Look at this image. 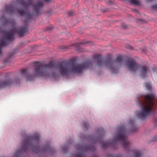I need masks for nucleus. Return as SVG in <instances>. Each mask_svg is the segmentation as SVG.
Here are the masks:
<instances>
[{
	"mask_svg": "<svg viewBox=\"0 0 157 157\" xmlns=\"http://www.w3.org/2000/svg\"><path fill=\"white\" fill-rule=\"evenodd\" d=\"M154 124L155 126H157V118L155 119L154 120Z\"/></svg>",
	"mask_w": 157,
	"mask_h": 157,
	"instance_id": "nucleus-22",
	"label": "nucleus"
},
{
	"mask_svg": "<svg viewBox=\"0 0 157 157\" xmlns=\"http://www.w3.org/2000/svg\"><path fill=\"white\" fill-rule=\"evenodd\" d=\"M68 14L69 16H71L73 14V12L71 11L68 13Z\"/></svg>",
	"mask_w": 157,
	"mask_h": 157,
	"instance_id": "nucleus-23",
	"label": "nucleus"
},
{
	"mask_svg": "<svg viewBox=\"0 0 157 157\" xmlns=\"http://www.w3.org/2000/svg\"><path fill=\"white\" fill-rule=\"evenodd\" d=\"M155 98V95L150 94L142 97V99L139 101L140 106L142 107V109L137 114L139 118L141 120L145 118L154 111L153 106L154 104L153 100Z\"/></svg>",
	"mask_w": 157,
	"mask_h": 157,
	"instance_id": "nucleus-3",
	"label": "nucleus"
},
{
	"mask_svg": "<svg viewBox=\"0 0 157 157\" xmlns=\"http://www.w3.org/2000/svg\"><path fill=\"white\" fill-rule=\"evenodd\" d=\"M122 26L123 28H124L125 29L126 28V26L125 25H122Z\"/></svg>",
	"mask_w": 157,
	"mask_h": 157,
	"instance_id": "nucleus-25",
	"label": "nucleus"
},
{
	"mask_svg": "<svg viewBox=\"0 0 157 157\" xmlns=\"http://www.w3.org/2000/svg\"><path fill=\"white\" fill-rule=\"evenodd\" d=\"M131 3L136 5H139L140 4V2L138 0H130Z\"/></svg>",
	"mask_w": 157,
	"mask_h": 157,
	"instance_id": "nucleus-15",
	"label": "nucleus"
},
{
	"mask_svg": "<svg viewBox=\"0 0 157 157\" xmlns=\"http://www.w3.org/2000/svg\"><path fill=\"white\" fill-rule=\"evenodd\" d=\"M153 0H147V1H149V2H151L152 1H153Z\"/></svg>",
	"mask_w": 157,
	"mask_h": 157,
	"instance_id": "nucleus-29",
	"label": "nucleus"
},
{
	"mask_svg": "<svg viewBox=\"0 0 157 157\" xmlns=\"http://www.w3.org/2000/svg\"><path fill=\"white\" fill-rule=\"evenodd\" d=\"M4 62L5 63H6V60H5V61H4Z\"/></svg>",
	"mask_w": 157,
	"mask_h": 157,
	"instance_id": "nucleus-31",
	"label": "nucleus"
},
{
	"mask_svg": "<svg viewBox=\"0 0 157 157\" xmlns=\"http://www.w3.org/2000/svg\"><path fill=\"white\" fill-rule=\"evenodd\" d=\"M151 8L154 9H157V5H155L151 6Z\"/></svg>",
	"mask_w": 157,
	"mask_h": 157,
	"instance_id": "nucleus-21",
	"label": "nucleus"
},
{
	"mask_svg": "<svg viewBox=\"0 0 157 157\" xmlns=\"http://www.w3.org/2000/svg\"><path fill=\"white\" fill-rule=\"evenodd\" d=\"M86 43L87 42L85 43L83 42H82L79 43L75 44V46L77 47L76 49L77 50H78L79 52H81L82 51L80 50V45L81 44H86Z\"/></svg>",
	"mask_w": 157,
	"mask_h": 157,
	"instance_id": "nucleus-13",
	"label": "nucleus"
},
{
	"mask_svg": "<svg viewBox=\"0 0 157 157\" xmlns=\"http://www.w3.org/2000/svg\"><path fill=\"white\" fill-rule=\"evenodd\" d=\"M95 157H98L97 156H95Z\"/></svg>",
	"mask_w": 157,
	"mask_h": 157,
	"instance_id": "nucleus-33",
	"label": "nucleus"
},
{
	"mask_svg": "<svg viewBox=\"0 0 157 157\" xmlns=\"http://www.w3.org/2000/svg\"><path fill=\"white\" fill-rule=\"evenodd\" d=\"M139 21H144V20H142V19H140L139 20Z\"/></svg>",
	"mask_w": 157,
	"mask_h": 157,
	"instance_id": "nucleus-28",
	"label": "nucleus"
},
{
	"mask_svg": "<svg viewBox=\"0 0 157 157\" xmlns=\"http://www.w3.org/2000/svg\"><path fill=\"white\" fill-rule=\"evenodd\" d=\"M18 79H16L14 81L10 78L6 79L5 80H0V88L6 87H8L13 83L17 84L18 83Z\"/></svg>",
	"mask_w": 157,
	"mask_h": 157,
	"instance_id": "nucleus-9",
	"label": "nucleus"
},
{
	"mask_svg": "<svg viewBox=\"0 0 157 157\" xmlns=\"http://www.w3.org/2000/svg\"><path fill=\"white\" fill-rule=\"evenodd\" d=\"M93 61H87L80 64H73L71 66L67 62H62L57 65V69L62 76H66L72 72L79 74L85 69H91Z\"/></svg>",
	"mask_w": 157,
	"mask_h": 157,
	"instance_id": "nucleus-2",
	"label": "nucleus"
},
{
	"mask_svg": "<svg viewBox=\"0 0 157 157\" xmlns=\"http://www.w3.org/2000/svg\"><path fill=\"white\" fill-rule=\"evenodd\" d=\"M14 54V53L13 52H12L11 53V56H10V57H11V56H12Z\"/></svg>",
	"mask_w": 157,
	"mask_h": 157,
	"instance_id": "nucleus-27",
	"label": "nucleus"
},
{
	"mask_svg": "<svg viewBox=\"0 0 157 157\" xmlns=\"http://www.w3.org/2000/svg\"><path fill=\"white\" fill-rule=\"evenodd\" d=\"M55 66V63L53 61H51L48 64L44 66L40 62H36L33 65V67L35 73L31 74L28 73L27 69L24 68L21 69L20 72L22 75H24L27 80L32 81L36 77H55L56 74L52 72H49L48 70L53 68Z\"/></svg>",
	"mask_w": 157,
	"mask_h": 157,
	"instance_id": "nucleus-1",
	"label": "nucleus"
},
{
	"mask_svg": "<svg viewBox=\"0 0 157 157\" xmlns=\"http://www.w3.org/2000/svg\"><path fill=\"white\" fill-rule=\"evenodd\" d=\"M89 125L87 122H84L83 124V128L86 129H87L89 127Z\"/></svg>",
	"mask_w": 157,
	"mask_h": 157,
	"instance_id": "nucleus-18",
	"label": "nucleus"
},
{
	"mask_svg": "<svg viewBox=\"0 0 157 157\" xmlns=\"http://www.w3.org/2000/svg\"><path fill=\"white\" fill-rule=\"evenodd\" d=\"M138 130V128L134 125L133 126L131 129V131L132 132H135Z\"/></svg>",
	"mask_w": 157,
	"mask_h": 157,
	"instance_id": "nucleus-19",
	"label": "nucleus"
},
{
	"mask_svg": "<svg viewBox=\"0 0 157 157\" xmlns=\"http://www.w3.org/2000/svg\"><path fill=\"white\" fill-rule=\"evenodd\" d=\"M25 23H26V21H25Z\"/></svg>",
	"mask_w": 157,
	"mask_h": 157,
	"instance_id": "nucleus-32",
	"label": "nucleus"
},
{
	"mask_svg": "<svg viewBox=\"0 0 157 157\" xmlns=\"http://www.w3.org/2000/svg\"><path fill=\"white\" fill-rule=\"evenodd\" d=\"M114 157H122L121 156L119 155H117L116 156H115Z\"/></svg>",
	"mask_w": 157,
	"mask_h": 157,
	"instance_id": "nucleus-26",
	"label": "nucleus"
},
{
	"mask_svg": "<svg viewBox=\"0 0 157 157\" xmlns=\"http://www.w3.org/2000/svg\"><path fill=\"white\" fill-rule=\"evenodd\" d=\"M82 150H84L85 149H84V148H82Z\"/></svg>",
	"mask_w": 157,
	"mask_h": 157,
	"instance_id": "nucleus-30",
	"label": "nucleus"
},
{
	"mask_svg": "<svg viewBox=\"0 0 157 157\" xmlns=\"http://www.w3.org/2000/svg\"><path fill=\"white\" fill-rule=\"evenodd\" d=\"M75 157H85V156L82 153H80L76 155Z\"/></svg>",
	"mask_w": 157,
	"mask_h": 157,
	"instance_id": "nucleus-20",
	"label": "nucleus"
},
{
	"mask_svg": "<svg viewBox=\"0 0 157 157\" xmlns=\"http://www.w3.org/2000/svg\"><path fill=\"white\" fill-rule=\"evenodd\" d=\"M125 65L131 72H133L140 69L141 76L145 77L149 71L148 67L146 66H142L136 63L134 59L129 58L126 61Z\"/></svg>",
	"mask_w": 157,
	"mask_h": 157,
	"instance_id": "nucleus-7",
	"label": "nucleus"
},
{
	"mask_svg": "<svg viewBox=\"0 0 157 157\" xmlns=\"http://www.w3.org/2000/svg\"><path fill=\"white\" fill-rule=\"evenodd\" d=\"M93 59L97 65L99 66L104 65L110 69L113 73L116 74L118 72L119 68L124 61L123 57L121 55L117 56L114 60H112L111 58H109L103 61L101 55L96 54L94 55Z\"/></svg>",
	"mask_w": 157,
	"mask_h": 157,
	"instance_id": "nucleus-4",
	"label": "nucleus"
},
{
	"mask_svg": "<svg viewBox=\"0 0 157 157\" xmlns=\"http://www.w3.org/2000/svg\"><path fill=\"white\" fill-rule=\"evenodd\" d=\"M17 2L22 5L24 8H26L32 4V0H29L28 2H25L23 0H17Z\"/></svg>",
	"mask_w": 157,
	"mask_h": 157,
	"instance_id": "nucleus-11",
	"label": "nucleus"
},
{
	"mask_svg": "<svg viewBox=\"0 0 157 157\" xmlns=\"http://www.w3.org/2000/svg\"><path fill=\"white\" fill-rule=\"evenodd\" d=\"M1 21L4 22L5 23H8L9 21L8 20H6L5 17L3 16H1L0 18Z\"/></svg>",
	"mask_w": 157,
	"mask_h": 157,
	"instance_id": "nucleus-17",
	"label": "nucleus"
},
{
	"mask_svg": "<svg viewBox=\"0 0 157 157\" xmlns=\"http://www.w3.org/2000/svg\"><path fill=\"white\" fill-rule=\"evenodd\" d=\"M133 151L134 156L133 157H142V154L140 151L138 150H135Z\"/></svg>",
	"mask_w": 157,
	"mask_h": 157,
	"instance_id": "nucleus-12",
	"label": "nucleus"
},
{
	"mask_svg": "<svg viewBox=\"0 0 157 157\" xmlns=\"http://www.w3.org/2000/svg\"><path fill=\"white\" fill-rule=\"evenodd\" d=\"M43 6V3L40 2H37L34 4L33 5V8L35 15H37L40 13L39 11L40 10V8L42 7Z\"/></svg>",
	"mask_w": 157,
	"mask_h": 157,
	"instance_id": "nucleus-10",
	"label": "nucleus"
},
{
	"mask_svg": "<svg viewBox=\"0 0 157 157\" xmlns=\"http://www.w3.org/2000/svg\"><path fill=\"white\" fill-rule=\"evenodd\" d=\"M5 8L6 12L7 13H17L20 15H25V17H26V20L31 19L32 17V15L29 12L25 11L23 10H19L16 8H14L13 6L11 5H6Z\"/></svg>",
	"mask_w": 157,
	"mask_h": 157,
	"instance_id": "nucleus-8",
	"label": "nucleus"
},
{
	"mask_svg": "<svg viewBox=\"0 0 157 157\" xmlns=\"http://www.w3.org/2000/svg\"><path fill=\"white\" fill-rule=\"evenodd\" d=\"M28 30L27 26L25 25L17 29V28L14 27L10 31H3L2 33L3 37L0 41V56L2 55V47L5 46L13 40L14 34L17 33L21 37L24 36Z\"/></svg>",
	"mask_w": 157,
	"mask_h": 157,
	"instance_id": "nucleus-5",
	"label": "nucleus"
},
{
	"mask_svg": "<svg viewBox=\"0 0 157 157\" xmlns=\"http://www.w3.org/2000/svg\"><path fill=\"white\" fill-rule=\"evenodd\" d=\"M128 48L130 49H131V50L133 48H132V47L130 46L129 45H128Z\"/></svg>",
	"mask_w": 157,
	"mask_h": 157,
	"instance_id": "nucleus-24",
	"label": "nucleus"
},
{
	"mask_svg": "<svg viewBox=\"0 0 157 157\" xmlns=\"http://www.w3.org/2000/svg\"><path fill=\"white\" fill-rule=\"evenodd\" d=\"M98 134L100 135L101 137L104 136L105 134V132L103 128H100L98 130Z\"/></svg>",
	"mask_w": 157,
	"mask_h": 157,
	"instance_id": "nucleus-14",
	"label": "nucleus"
},
{
	"mask_svg": "<svg viewBox=\"0 0 157 157\" xmlns=\"http://www.w3.org/2000/svg\"><path fill=\"white\" fill-rule=\"evenodd\" d=\"M119 131L117 133V136L110 143L107 141L102 144L103 148H105L109 145L114 144L119 141L121 142L125 149H128L129 147L130 143L128 140V137L126 135V129L124 126L119 127Z\"/></svg>",
	"mask_w": 157,
	"mask_h": 157,
	"instance_id": "nucleus-6",
	"label": "nucleus"
},
{
	"mask_svg": "<svg viewBox=\"0 0 157 157\" xmlns=\"http://www.w3.org/2000/svg\"><path fill=\"white\" fill-rule=\"evenodd\" d=\"M145 86L146 88L148 90H150L151 88V86L150 82H146L145 83Z\"/></svg>",
	"mask_w": 157,
	"mask_h": 157,
	"instance_id": "nucleus-16",
	"label": "nucleus"
}]
</instances>
